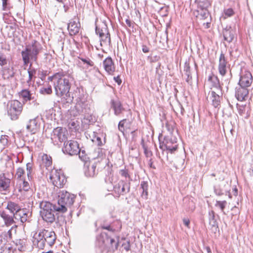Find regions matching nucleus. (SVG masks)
<instances>
[{"label":"nucleus","instance_id":"nucleus-32","mask_svg":"<svg viewBox=\"0 0 253 253\" xmlns=\"http://www.w3.org/2000/svg\"><path fill=\"white\" fill-rule=\"evenodd\" d=\"M37 118L38 117H36L29 120L26 126V129L28 131L35 133L34 131L37 127Z\"/></svg>","mask_w":253,"mask_h":253},{"label":"nucleus","instance_id":"nucleus-52","mask_svg":"<svg viewBox=\"0 0 253 253\" xmlns=\"http://www.w3.org/2000/svg\"><path fill=\"white\" fill-rule=\"evenodd\" d=\"M81 59L84 64H86L87 67L88 66L92 67L94 65L93 62L88 58H87V59L81 58Z\"/></svg>","mask_w":253,"mask_h":253},{"label":"nucleus","instance_id":"nucleus-19","mask_svg":"<svg viewBox=\"0 0 253 253\" xmlns=\"http://www.w3.org/2000/svg\"><path fill=\"white\" fill-rule=\"evenodd\" d=\"M10 179L7 178L4 173L0 174V192L5 194L9 190Z\"/></svg>","mask_w":253,"mask_h":253},{"label":"nucleus","instance_id":"nucleus-5","mask_svg":"<svg viewBox=\"0 0 253 253\" xmlns=\"http://www.w3.org/2000/svg\"><path fill=\"white\" fill-rule=\"evenodd\" d=\"M23 104L17 100H13L8 102L7 111L11 120H17L23 110Z\"/></svg>","mask_w":253,"mask_h":253},{"label":"nucleus","instance_id":"nucleus-7","mask_svg":"<svg viewBox=\"0 0 253 253\" xmlns=\"http://www.w3.org/2000/svg\"><path fill=\"white\" fill-rule=\"evenodd\" d=\"M67 135L68 131L66 128L57 127L53 130L51 139L54 144H58L59 142H66Z\"/></svg>","mask_w":253,"mask_h":253},{"label":"nucleus","instance_id":"nucleus-31","mask_svg":"<svg viewBox=\"0 0 253 253\" xmlns=\"http://www.w3.org/2000/svg\"><path fill=\"white\" fill-rule=\"evenodd\" d=\"M208 81L211 82L212 84V86L215 87L216 90H221L219 80L217 76L213 75L209 76Z\"/></svg>","mask_w":253,"mask_h":253},{"label":"nucleus","instance_id":"nucleus-48","mask_svg":"<svg viewBox=\"0 0 253 253\" xmlns=\"http://www.w3.org/2000/svg\"><path fill=\"white\" fill-rule=\"evenodd\" d=\"M202 11L199 14L200 16L203 19H205L209 16V12L208 9H201Z\"/></svg>","mask_w":253,"mask_h":253},{"label":"nucleus","instance_id":"nucleus-40","mask_svg":"<svg viewBox=\"0 0 253 253\" xmlns=\"http://www.w3.org/2000/svg\"><path fill=\"white\" fill-rule=\"evenodd\" d=\"M227 204V202L226 201H217L216 202L215 206L218 207L221 210V211L223 213V214H225L224 209Z\"/></svg>","mask_w":253,"mask_h":253},{"label":"nucleus","instance_id":"nucleus-46","mask_svg":"<svg viewBox=\"0 0 253 253\" xmlns=\"http://www.w3.org/2000/svg\"><path fill=\"white\" fill-rule=\"evenodd\" d=\"M25 173V170L23 168H19L17 169L15 176L17 179H21L23 174Z\"/></svg>","mask_w":253,"mask_h":253},{"label":"nucleus","instance_id":"nucleus-56","mask_svg":"<svg viewBox=\"0 0 253 253\" xmlns=\"http://www.w3.org/2000/svg\"><path fill=\"white\" fill-rule=\"evenodd\" d=\"M5 234H2V233L0 232V245L5 244Z\"/></svg>","mask_w":253,"mask_h":253},{"label":"nucleus","instance_id":"nucleus-28","mask_svg":"<svg viewBox=\"0 0 253 253\" xmlns=\"http://www.w3.org/2000/svg\"><path fill=\"white\" fill-rule=\"evenodd\" d=\"M223 35L224 41L228 43L231 42L234 38V31L231 29H225L223 31Z\"/></svg>","mask_w":253,"mask_h":253},{"label":"nucleus","instance_id":"nucleus-26","mask_svg":"<svg viewBox=\"0 0 253 253\" xmlns=\"http://www.w3.org/2000/svg\"><path fill=\"white\" fill-rule=\"evenodd\" d=\"M19 95L20 97L23 99V104L34 99V97L32 95V93H31V91L27 89H22L19 93Z\"/></svg>","mask_w":253,"mask_h":253},{"label":"nucleus","instance_id":"nucleus-44","mask_svg":"<svg viewBox=\"0 0 253 253\" xmlns=\"http://www.w3.org/2000/svg\"><path fill=\"white\" fill-rule=\"evenodd\" d=\"M52 92L51 85L45 87H43L40 89V93L42 94H50Z\"/></svg>","mask_w":253,"mask_h":253},{"label":"nucleus","instance_id":"nucleus-30","mask_svg":"<svg viewBox=\"0 0 253 253\" xmlns=\"http://www.w3.org/2000/svg\"><path fill=\"white\" fill-rule=\"evenodd\" d=\"M0 215L4 221V223L6 226H10L14 223V218L13 215H10L6 213V212L3 211L0 212Z\"/></svg>","mask_w":253,"mask_h":253},{"label":"nucleus","instance_id":"nucleus-16","mask_svg":"<svg viewBox=\"0 0 253 253\" xmlns=\"http://www.w3.org/2000/svg\"><path fill=\"white\" fill-rule=\"evenodd\" d=\"M18 191L22 195L24 196V199H29L33 194V191L31 189L29 183L25 179L22 181Z\"/></svg>","mask_w":253,"mask_h":253},{"label":"nucleus","instance_id":"nucleus-23","mask_svg":"<svg viewBox=\"0 0 253 253\" xmlns=\"http://www.w3.org/2000/svg\"><path fill=\"white\" fill-rule=\"evenodd\" d=\"M105 70L109 74H112L115 71V68L112 58L110 57L106 58L103 62Z\"/></svg>","mask_w":253,"mask_h":253},{"label":"nucleus","instance_id":"nucleus-27","mask_svg":"<svg viewBox=\"0 0 253 253\" xmlns=\"http://www.w3.org/2000/svg\"><path fill=\"white\" fill-rule=\"evenodd\" d=\"M6 208L13 214V216H15V214L18 213L21 209L18 204L12 201H9L7 203Z\"/></svg>","mask_w":253,"mask_h":253},{"label":"nucleus","instance_id":"nucleus-39","mask_svg":"<svg viewBox=\"0 0 253 253\" xmlns=\"http://www.w3.org/2000/svg\"><path fill=\"white\" fill-rule=\"evenodd\" d=\"M25 242L23 240H19L16 242L17 249L20 251H23L25 250Z\"/></svg>","mask_w":253,"mask_h":253},{"label":"nucleus","instance_id":"nucleus-33","mask_svg":"<svg viewBox=\"0 0 253 253\" xmlns=\"http://www.w3.org/2000/svg\"><path fill=\"white\" fill-rule=\"evenodd\" d=\"M195 2L198 8L201 9H208L211 6V3L209 0H196Z\"/></svg>","mask_w":253,"mask_h":253},{"label":"nucleus","instance_id":"nucleus-25","mask_svg":"<svg viewBox=\"0 0 253 253\" xmlns=\"http://www.w3.org/2000/svg\"><path fill=\"white\" fill-rule=\"evenodd\" d=\"M29 212L26 209H21V210L15 214L14 218L16 220H19L22 223L27 221L29 217Z\"/></svg>","mask_w":253,"mask_h":253},{"label":"nucleus","instance_id":"nucleus-61","mask_svg":"<svg viewBox=\"0 0 253 253\" xmlns=\"http://www.w3.org/2000/svg\"><path fill=\"white\" fill-rule=\"evenodd\" d=\"M142 50L144 53H148L149 52L150 49L147 45L143 44L142 46Z\"/></svg>","mask_w":253,"mask_h":253},{"label":"nucleus","instance_id":"nucleus-14","mask_svg":"<svg viewBox=\"0 0 253 253\" xmlns=\"http://www.w3.org/2000/svg\"><path fill=\"white\" fill-rule=\"evenodd\" d=\"M229 67V65L224 54L222 52L219 58V63L218 69L219 73L222 76H225L227 72V69Z\"/></svg>","mask_w":253,"mask_h":253},{"label":"nucleus","instance_id":"nucleus-4","mask_svg":"<svg viewBox=\"0 0 253 253\" xmlns=\"http://www.w3.org/2000/svg\"><path fill=\"white\" fill-rule=\"evenodd\" d=\"M75 196L66 191H61L59 193L58 200L56 205L58 212L64 213L67 211V208L70 207L74 202Z\"/></svg>","mask_w":253,"mask_h":253},{"label":"nucleus","instance_id":"nucleus-64","mask_svg":"<svg viewBox=\"0 0 253 253\" xmlns=\"http://www.w3.org/2000/svg\"><path fill=\"white\" fill-rule=\"evenodd\" d=\"M114 80L115 81V82L118 84H121L122 83V80L121 79H120V77L119 76H117V77H115L114 78Z\"/></svg>","mask_w":253,"mask_h":253},{"label":"nucleus","instance_id":"nucleus-9","mask_svg":"<svg viewBox=\"0 0 253 253\" xmlns=\"http://www.w3.org/2000/svg\"><path fill=\"white\" fill-rule=\"evenodd\" d=\"M89 108L87 98H82V100L76 102L74 108L71 110L70 113L74 116L83 115L87 113Z\"/></svg>","mask_w":253,"mask_h":253},{"label":"nucleus","instance_id":"nucleus-2","mask_svg":"<svg viewBox=\"0 0 253 253\" xmlns=\"http://www.w3.org/2000/svg\"><path fill=\"white\" fill-rule=\"evenodd\" d=\"M42 48V44L36 40H33L31 43L27 45L25 49L21 52L24 64L25 65H28L30 60L36 61L38 55Z\"/></svg>","mask_w":253,"mask_h":253},{"label":"nucleus","instance_id":"nucleus-63","mask_svg":"<svg viewBox=\"0 0 253 253\" xmlns=\"http://www.w3.org/2000/svg\"><path fill=\"white\" fill-rule=\"evenodd\" d=\"M32 102L30 103V104L32 105H33L35 107H37L39 105V103L37 101L36 99H35V98L33 100H31Z\"/></svg>","mask_w":253,"mask_h":253},{"label":"nucleus","instance_id":"nucleus-17","mask_svg":"<svg viewBox=\"0 0 253 253\" xmlns=\"http://www.w3.org/2000/svg\"><path fill=\"white\" fill-rule=\"evenodd\" d=\"M81 27L79 19L75 17L72 19L68 25V30L71 36L79 33Z\"/></svg>","mask_w":253,"mask_h":253},{"label":"nucleus","instance_id":"nucleus-50","mask_svg":"<svg viewBox=\"0 0 253 253\" xmlns=\"http://www.w3.org/2000/svg\"><path fill=\"white\" fill-rule=\"evenodd\" d=\"M14 229L13 227H12L11 229H10L8 231L2 232V234H5L6 239H5V243L8 241V239H11V232Z\"/></svg>","mask_w":253,"mask_h":253},{"label":"nucleus","instance_id":"nucleus-1","mask_svg":"<svg viewBox=\"0 0 253 253\" xmlns=\"http://www.w3.org/2000/svg\"><path fill=\"white\" fill-rule=\"evenodd\" d=\"M69 78L66 72L61 71L48 77L47 80L53 82L56 95L60 97L65 95L67 98L70 95L71 88Z\"/></svg>","mask_w":253,"mask_h":253},{"label":"nucleus","instance_id":"nucleus-37","mask_svg":"<svg viewBox=\"0 0 253 253\" xmlns=\"http://www.w3.org/2000/svg\"><path fill=\"white\" fill-rule=\"evenodd\" d=\"M8 136L6 135H2L0 138V143L3 148H5L8 144Z\"/></svg>","mask_w":253,"mask_h":253},{"label":"nucleus","instance_id":"nucleus-21","mask_svg":"<svg viewBox=\"0 0 253 253\" xmlns=\"http://www.w3.org/2000/svg\"><path fill=\"white\" fill-rule=\"evenodd\" d=\"M249 94V89L247 87L241 85L236 87L235 96L240 101H243L246 99Z\"/></svg>","mask_w":253,"mask_h":253},{"label":"nucleus","instance_id":"nucleus-8","mask_svg":"<svg viewBox=\"0 0 253 253\" xmlns=\"http://www.w3.org/2000/svg\"><path fill=\"white\" fill-rule=\"evenodd\" d=\"M49 179L52 184L57 188L63 187L66 182L65 176L60 169L52 170Z\"/></svg>","mask_w":253,"mask_h":253},{"label":"nucleus","instance_id":"nucleus-22","mask_svg":"<svg viewBox=\"0 0 253 253\" xmlns=\"http://www.w3.org/2000/svg\"><path fill=\"white\" fill-rule=\"evenodd\" d=\"M111 107L114 111V114L116 116H120L123 114L126 109L123 107L122 103L119 100L112 99L110 102Z\"/></svg>","mask_w":253,"mask_h":253},{"label":"nucleus","instance_id":"nucleus-3","mask_svg":"<svg viewBox=\"0 0 253 253\" xmlns=\"http://www.w3.org/2000/svg\"><path fill=\"white\" fill-rule=\"evenodd\" d=\"M40 214L43 220L47 222L53 223L55 219V213L58 211L56 204L43 201L40 204Z\"/></svg>","mask_w":253,"mask_h":253},{"label":"nucleus","instance_id":"nucleus-29","mask_svg":"<svg viewBox=\"0 0 253 253\" xmlns=\"http://www.w3.org/2000/svg\"><path fill=\"white\" fill-rule=\"evenodd\" d=\"M100 240H101L104 247L106 248H110V246L113 247V243L115 242L114 239L109 237L105 233H101Z\"/></svg>","mask_w":253,"mask_h":253},{"label":"nucleus","instance_id":"nucleus-18","mask_svg":"<svg viewBox=\"0 0 253 253\" xmlns=\"http://www.w3.org/2000/svg\"><path fill=\"white\" fill-rule=\"evenodd\" d=\"M33 244L35 248L39 250H43L46 245H47L41 231L38 234L36 233L34 235Z\"/></svg>","mask_w":253,"mask_h":253},{"label":"nucleus","instance_id":"nucleus-47","mask_svg":"<svg viewBox=\"0 0 253 253\" xmlns=\"http://www.w3.org/2000/svg\"><path fill=\"white\" fill-rule=\"evenodd\" d=\"M214 211H211L209 212L210 215V224L214 226L216 225V221L214 218Z\"/></svg>","mask_w":253,"mask_h":253},{"label":"nucleus","instance_id":"nucleus-38","mask_svg":"<svg viewBox=\"0 0 253 253\" xmlns=\"http://www.w3.org/2000/svg\"><path fill=\"white\" fill-rule=\"evenodd\" d=\"M140 186L142 190V196H145L146 198L148 195V183L146 181H142Z\"/></svg>","mask_w":253,"mask_h":253},{"label":"nucleus","instance_id":"nucleus-42","mask_svg":"<svg viewBox=\"0 0 253 253\" xmlns=\"http://www.w3.org/2000/svg\"><path fill=\"white\" fill-rule=\"evenodd\" d=\"M92 141L95 143L98 146H101L102 145V142L101 141V139L100 137H99L97 134L93 132V137L91 139Z\"/></svg>","mask_w":253,"mask_h":253},{"label":"nucleus","instance_id":"nucleus-59","mask_svg":"<svg viewBox=\"0 0 253 253\" xmlns=\"http://www.w3.org/2000/svg\"><path fill=\"white\" fill-rule=\"evenodd\" d=\"M79 154V157L81 159V160L83 161H85L86 159V157L85 155H84V152L83 151L82 153L80 152V149H79V152L78 153Z\"/></svg>","mask_w":253,"mask_h":253},{"label":"nucleus","instance_id":"nucleus-57","mask_svg":"<svg viewBox=\"0 0 253 253\" xmlns=\"http://www.w3.org/2000/svg\"><path fill=\"white\" fill-rule=\"evenodd\" d=\"M95 32L97 35H99L100 38L104 36L105 34L104 33L103 29H100L97 26H96Z\"/></svg>","mask_w":253,"mask_h":253},{"label":"nucleus","instance_id":"nucleus-60","mask_svg":"<svg viewBox=\"0 0 253 253\" xmlns=\"http://www.w3.org/2000/svg\"><path fill=\"white\" fill-rule=\"evenodd\" d=\"M102 228L106 229L109 231H112V232H114L115 231V229H113L110 225L106 226V225H102Z\"/></svg>","mask_w":253,"mask_h":253},{"label":"nucleus","instance_id":"nucleus-24","mask_svg":"<svg viewBox=\"0 0 253 253\" xmlns=\"http://www.w3.org/2000/svg\"><path fill=\"white\" fill-rule=\"evenodd\" d=\"M97 164L95 162L89 163L88 165L86 166L84 170V174L87 177H93L97 173L96 170Z\"/></svg>","mask_w":253,"mask_h":253},{"label":"nucleus","instance_id":"nucleus-13","mask_svg":"<svg viewBox=\"0 0 253 253\" xmlns=\"http://www.w3.org/2000/svg\"><path fill=\"white\" fill-rule=\"evenodd\" d=\"M41 233L46 245L49 247H52L54 244L56 239V236L54 232L44 229L41 231Z\"/></svg>","mask_w":253,"mask_h":253},{"label":"nucleus","instance_id":"nucleus-6","mask_svg":"<svg viewBox=\"0 0 253 253\" xmlns=\"http://www.w3.org/2000/svg\"><path fill=\"white\" fill-rule=\"evenodd\" d=\"M177 138L172 135L166 136L162 142L160 141V148L163 151L166 150L171 154L177 150Z\"/></svg>","mask_w":253,"mask_h":253},{"label":"nucleus","instance_id":"nucleus-41","mask_svg":"<svg viewBox=\"0 0 253 253\" xmlns=\"http://www.w3.org/2000/svg\"><path fill=\"white\" fill-rule=\"evenodd\" d=\"M7 64L6 55L3 53L2 50L0 49V65L2 66Z\"/></svg>","mask_w":253,"mask_h":253},{"label":"nucleus","instance_id":"nucleus-11","mask_svg":"<svg viewBox=\"0 0 253 253\" xmlns=\"http://www.w3.org/2000/svg\"><path fill=\"white\" fill-rule=\"evenodd\" d=\"M209 99L214 108H218L220 105L222 99L221 90H211L209 93Z\"/></svg>","mask_w":253,"mask_h":253},{"label":"nucleus","instance_id":"nucleus-20","mask_svg":"<svg viewBox=\"0 0 253 253\" xmlns=\"http://www.w3.org/2000/svg\"><path fill=\"white\" fill-rule=\"evenodd\" d=\"M75 98L76 102L82 100V98H87V95L84 93L83 89L77 88L73 93V96L71 97L70 95L66 98V102H72L73 98Z\"/></svg>","mask_w":253,"mask_h":253},{"label":"nucleus","instance_id":"nucleus-53","mask_svg":"<svg viewBox=\"0 0 253 253\" xmlns=\"http://www.w3.org/2000/svg\"><path fill=\"white\" fill-rule=\"evenodd\" d=\"M126 119H123L122 121H121L119 124H118V128L120 131L123 132L125 129H124V124L125 122L126 121Z\"/></svg>","mask_w":253,"mask_h":253},{"label":"nucleus","instance_id":"nucleus-43","mask_svg":"<svg viewBox=\"0 0 253 253\" xmlns=\"http://www.w3.org/2000/svg\"><path fill=\"white\" fill-rule=\"evenodd\" d=\"M141 145L142 146V148L144 150V154L146 156V157L149 158L152 156V152L148 149L147 147L146 146L144 143V140L142 139L141 141Z\"/></svg>","mask_w":253,"mask_h":253},{"label":"nucleus","instance_id":"nucleus-36","mask_svg":"<svg viewBox=\"0 0 253 253\" xmlns=\"http://www.w3.org/2000/svg\"><path fill=\"white\" fill-rule=\"evenodd\" d=\"M100 42H103L105 43H108V44L110 45L111 44V38H110V35L109 33V32H107L106 34L104 35V36H102L100 37ZM101 45H102V43H101Z\"/></svg>","mask_w":253,"mask_h":253},{"label":"nucleus","instance_id":"nucleus-12","mask_svg":"<svg viewBox=\"0 0 253 253\" xmlns=\"http://www.w3.org/2000/svg\"><path fill=\"white\" fill-rule=\"evenodd\" d=\"M129 184L123 180H120L114 186V192L119 196L129 192Z\"/></svg>","mask_w":253,"mask_h":253},{"label":"nucleus","instance_id":"nucleus-45","mask_svg":"<svg viewBox=\"0 0 253 253\" xmlns=\"http://www.w3.org/2000/svg\"><path fill=\"white\" fill-rule=\"evenodd\" d=\"M28 73L29 75V79L27 80V83L30 84H31V82L32 81L33 77L34 76V75L36 74V71L35 69H29L28 70Z\"/></svg>","mask_w":253,"mask_h":253},{"label":"nucleus","instance_id":"nucleus-54","mask_svg":"<svg viewBox=\"0 0 253 253\" xmlns=\"http://www.w3.org/2000/svg\"><path fill=\"white\" fill-rule=\"evenodd\" d=\"M237 110L239 115L243 116L245 113V106L243 105L238 106Z\"/></svg>","mask_w":253,"mask_h":253},{"label":"nucleus","instance_id":"nucleus-51","mask_svg":"<svg viewBox=\"0 0 253 253\" xmlns=\"http://www.w3.org/2000/svg\"><path fill=\"white\" fill-rule=\"evenodd\" d=\"M50 157H49L47 155H44L42 157L43 161L45 162L46 166H49L51 164V161L50 160Z\"/></svg>","mask_w":253,"mask_h":253},{"label":"nucleus","instance_id":"nucleus-34","mask_svg":"<svg viewBox=\"0 0 253 253\" xmlns=\"http://www.w3.org/2000/svg\"><path fill=\"white\" fill-rule=\"evenodd\" d=\"M27 175L29 180L32 179V174L33 173V164L28 163L26 165Z\"/></svg>","mask_w":253,"mask_h":253},{"label":"nucleus","instance_id":"nucleus-55","mask_svg":"<svg viewBox=\"0 0 253 253\" xmlns=\"http://www.w3.org/2000/svg\"><path fill=\"white\" fill-rule=\"evenodd\" d=\"M184 72H185V74H188L190 73V67L189 64L187 62L185 63Z\"/></svg>","mask_w":253,"mask_h":253},{"label":"nucleus","instance_id":"nucleus-58","mask_svg":"<svg viewBox=\"0 0 253 253\" xmlns=\"http://www.w3.org/2000/svg\"><path fill=\"white\" fill-rule=\"evenodd\" d=\"M120 174L125 177H127L129 176V174L128 173V171L127 169H121L120 170Z\"/></svg>","mask_w":253,"mask_h":253},{"label":"nucleus","instance_id":"nucleus-35","mask_svg":"<svg viewBox=\"0 0 253 253\" xmlns=\"http://www.w3.org/2000/svg\"><path fill=\"white\" fill-rule=\"evenodd\" d=\"M14 75V72L12 68H8L4 70L3 73L4 79H9L13 78Z\"/></svg>","mask_w":253,"mask_h":253},{"label":"nucleus","instance_id":"nucleus-49","mask_svg":"<svg viewBox=\"0 0 253 253\" xmlns=\"http://www.w3.org/2000/svg\"><path fill=\"white\" fill-rule=\"evenodd\" d=\"M224 18H226L227 17L232 16L234 14V12L232 8H228L227 9L224 10Z\"/></svg>","mask_w":253,"mask_h":253},{"label":"nucleus","instance_id":"nucleus-15","mask_svg":"<svg viewBox=\"0 0 253 253\" xmlns=\"http://www.w3.org/2000/svg\"><path fill=\"white\" fill-rule=\"evenodd\" d=\"M253 82L252 74L249 71L242 73L238 84L243 87L248 88L251 86Z\"/></svg>","mask_w":253,"mask_h":253},{"label":"nucleus","instance_id":"nucleus-10","mask_svg":"<svg viewBox=\"0 0 253 253\" xmlns=\"http://www.w3.org/2000/svg\"><path fill=\"white\" fill-rule=\"evenodd\" d=\"M79 146L78 142L74 140H70L64 143L63 151L70 155H77L79 152Z\"/></svg>","mask_w":253,"mask_h":253},{"label":"nucleus","instance_id":"nucleus-62","mask_svg":"<svg viewBox=\"0 0 253 253\" xmlns=\"http://www.w3.org/2000/svg\"><path fill=\"white\" fill-rule=\"evenodd\" d=\"M183 222L184 224L188 228H189V225H190V220L189 219L184 218L183 219Z\"/></svg>","mask_w":253,"mask_h":253}]
</instances>
